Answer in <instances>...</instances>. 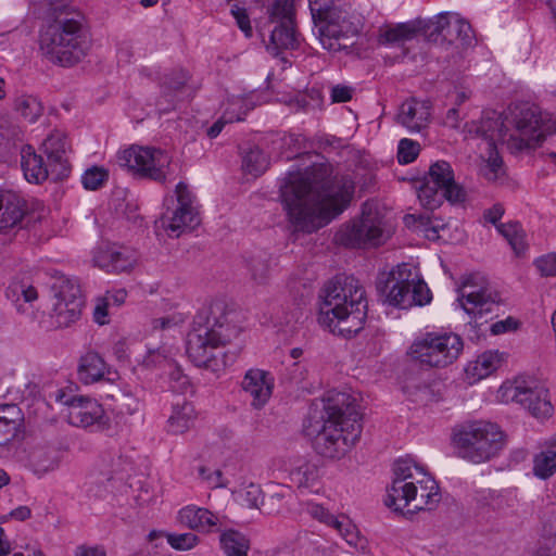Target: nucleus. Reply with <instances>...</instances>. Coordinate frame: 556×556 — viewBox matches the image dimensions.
I'll return each instance as SVG.
<instances>
[{
  "label": "nucleus",
  "mask_w": 556,
  "mask_h": 556,
  "mask_svg": "<svg viewBox=\"0 0 556 556\" xmlns=\"http://www.w3.org/2000/svg\"><path fill=\"white\" fill-rule=\"evenodd\" d=\"M331 166L314 164L304 170H289L280 186L287 218L295 231L311 233L339 216L354 194L349 175L331 176Z\"/></svg>",
  "instance_id": "f257e3e1"
},
{
  "label": "nucleus",
  "mask_w": 556,
  "mask_h": 556,
  "mask_svg": "<svg viewBox=\"0 0 556 556\" xmlns=\"http://www.w3.org/2000/svg\"><path fill=\"white\" fill-rule=\"evenodd\" d=\"M318 324L344 338L359 332L367 317L365 290L353 276H338L319 294Z\"/></svg>",
  "instance_id": "f03ea898"
},
{
  "label": "nucleus",
  "mask_w": 556,
  "mask_h": 556,
  "mask_svg": "<svg viewBox=\"0 0 556 556\" xmlns=\"http://www.w3.org/2000/svg\"><path fill=\"white\" fill-rule=\"evenodd\" d=\"M440 500L438 483L422 466L412 458H401L394 463L393 479L384 498L387 507L413 515L433 509Z\"/></svg>",
  "instance_id": "7ed1b4c3"
},
{
  "label": "nucleus",
  "mask_w": 556,
  "mask_h": 556,
  "mask_svg": "<svg viewBox=\"0 0 556 556\" xmlns=\"http://www.w3.org/2000/svg\"><path fill=\"white\" fill-rule=\"evenodd\" d=\"M238 334L239 329L229 323L222 307L216 306L210 316L194 320L187 336V355L195 366L218 372L228 365L224 346Z\"/></svg>",
  "instance_id": "20e7f679"
},
{
  "label": "nucleus",
  "mask_w": 556,
  "mask_h": 556,
  "mask_svg": "<svg viewBox=\"0 0 556 556\" xmlns=\"http://www.w3.org/2000/svg\"><path fill=\"white\" fill-rule=\"evenodd\" d=\"M88 49L84 17L78 13L58 16L39 36L41 54L61 66L78 63L85 58Z\"/></svg>",
  "instance_id": "39448f33"
},
{
  "label": "nucleus",
  "mask_w": 556,
  "mask_h": 556,
  "mask_svg": "<svg viewBox=\"0 0 556 556\" xmlns=\"http://www.w3.org/2000/svg\"><path fill=\"white\" fill-rule=\"evenodd\" d=\"M452 442L459 457L473 464L494 458L505 446L501 428L488 420H470L454 427Z\"/></svg>",
  "instance_id": "423d86ee"
},
{
  "label": "nucleus",
  "mask_w": 556,
  "mask_h": 556,
  "mask_svg": "<svg viewBox=\"0 0 556 556\" xmlns=\"http://www.w3.org/2000/svg\"><path fill=\"white\" fill-rule=\"evenodd\" d=\"M309 10L323 48L338 52L346 48L341 41L358 35L363 28V17L349 7L318 5L316 0H309Z\"/></svg>",
  "instance_id": "0eeeda50"
},
{
  "label": "nucleus",
  "mask_w": 556,
  "mask_h": 556,
  "mask_svg": "<svg viewBox=\"0 0 556 556\" xmlns=\"http://www.w3.org/2000/svg\"><path fill=\"white\" fill-rule=\"evenodd\" d=\"M463 349V339L456 333L427 332L414 340L407 353L420 366L444 368L459 357Z\"/></svg>",
  "instance_id": "6e6552de"
},
{
  "label": "nucleus",
  "mask_w": 556,
  "mask_h": 556,
  "mask_svg": "<svg viewBox=\"0 0 556 556\" xmlns=\"http://www.w3.org/2000/svg\"><path fill=\"white\" fill-rule=\"evenodd\" d=\"M389 232L384 222L374 204L365 203L359 219L344 225L336 235V240L349 248L378 247L382 244Z\"/></svg>",
  "instance_id": "1a4fd4ad"
},
{
  "label": "nucleus",
  "mask_w": 556,
  "mask_h": 556,
  "mask_svg": "<svg viewBox=\"0 0 556 556\" xmlns=\"http://www.w3.org/2000/svg\"><path fill=\"white\" fill-rule=\"evenodd\" d=\"M165 211L159 223L169 237L178 238L181 233L194 229L200 224V217L194 205V195L185 182L177 184L175 195L164 200Z\"/></svg>",
  "instance_id": "9d476101"
},
{
  "label": "nucleus",
  "mask_w": 556,
  "mask_h": 556,
  "mask_svg": "<svg viewBox=\"0 0 556 556\" xmlns=\"http://www.w3.org/2000/svg\"><path fill=\"white\" fill-rule=\"evenodd\" d=\"M362 430V422L356 419L341 422L325 420L314 438V448L326 458L341 459L359 441Z\"/></svg>",
  "instance_id": "9b49d317"
},
{
  "label": "nucleus",
  "mask_w": 556,
  "mask_h": 556,
  "mask_svg": "<svg viewBox=\"0 0 556 556\" xmlns=\"http://www.w3.org/2000/svg\"><path fill=\"white\" fill-rule=\"evenodd\" d=\"M117 164L127 168L135 175L165 182L172 174V157L164 150L131 146L119 151L116 155Z\"/></svg>",
  "instance_id": "f8f14e48"
},
{
  "label": "nucleus",
  "mask_w": 556,
  "mask_h": 556,
  "mask_svg": "<svg viewBox=\"0 0 556 556\" xmlns=\"http://www.w3.org/2000/svg\"><path fill=\"white\" fill-rule=\"evenodd\" d=\"M503 402H516L526 407L538 419H546L553 415L554 407L548 390L535 380H521L504 384L498 391Z\"/></svg>",
  "instance_id": "ddd939ff"
},
{
  "label": "nucleus",
  "mask_w": 556,
  "mask_h": 556,
  "mask_svg": "<svg viewBox=\"0 0 556 556\" xmlns=\"http://www.w3.org/2000/svg\"><path fill=\"white\" fill-rule=\"evenodd\" d=\"M51 288L55 299L52 313L54 324L60 328L70 327L80 318L84 306L78 280L58 274Z\"/></svg>",
  "instance_id": "4468645a"
},
{
  "label": "nucleus",
  "mask_w": 556,
  "mask_h": 556,
  "mask_svg": "<svg viewBox=\"0 0 556 556\" xmlns=\"http://www.w3.org/2000/svg\"><path fill=\"white\" fill-rule=\"evenodd\" d=\"M500 302L498 293L478 274L466 277L459 288L457 303L469 316L478 317L492 311Z\"/></svg>",
  "instance_id": "2eb2a0df"
},
{
  "label": "nucleus",
  "mask_w": 556,
  "mask_h": 556,
  "mask_svg": "<svg viewBox=\"0 0 556 556\" xmlns=\"http://www.w3.org/2000/svg\"><path fill=\"white\" fill-rule=\"evenodd\" d=\"M510 147L517 150L535 147L544 139L542 118L536 108L523 106L513 114Z\"/></svg>",
  "instance_id": "dca6fc26"
},
{
  "label": "nucleus",
  "mask_w": 556,
  "mask_h": 556,
  "mask_svg": "<svg viewBox=\"0 0 556 556\" xmlns=\"http://www.w3.org/2000/svg\"><path fill=\"white\" fill-rule=\"evenodd\" d=\"M40 150L52 166V180H62L70 175L71 164L67 156L70 146L64 132L53 130L42 141Z\"/></svg>",
  "instance_id": "f3484780"
},
{
  "label": "nucleus",
  "mask_w": 556,
  "mask_h": 556,
  "mask_svg": "<svg viewBox=\"0 0 556 556\" xmlns=\"http://www.w3.org/2000/svg\"><path fill=\"white\" fill-rule=\"evenodd\" d=\"M463 131L466 137L481 138L484 148L496 147L497 142L510 144L508 128L496 112L488 114L480 122L465 124Z\"/></svg>",
  "instance_id": "a211bd4d"
},
{
  "label": "nucleus",
  "mask_w": 556,
  "mask_h": 556,
  "mask_svg": "<svg viewBox=\"0 0 556 556\" xmlns=\"http://www.w3.org/2000/svg\"><path fill=\"white\" fill-rule=\"evenodd\" d=\"M323 402V421L333 420L336 422H341L356 419L361 422V414L357 410L356 400L351 394L342 391L330 390L326 392Z\"/></svg>",
  "instance_id": "6ab92c4d"
},
{
  "label": "nucleus",
  "mask_w": 556,
  "mask_h": 556,
  "mask_svg": "<svg viewBox=\"0 0 556 556\" xmlns=\"http://www.w3.org/2000/svg\"><path fill=\"white\" fill-rule=\"evenodd\" d=\"M64 403L67 406L66 417L72 426L87 428L104 418V409L94 399L73 396Z\"/></svg>",
  "instance_id": "aec40b11"
},
{
  "label": "nucleus",
  "mask_w": 556,
  "mask_h": 556,
  "mask_svg": "<svg viewBox=\"0 0 556 556\" xmlns=\"http://www.w3.org/2000/svg\"><path fill=\"white\" fill-rule=\"evenodd\" d=\"M93 264L106 273H128L138 261L135 250L125 247L98 249L93 254Z\"/></svg>",
  "instance_id": "412c9836"
},
{
  "label": "nucleus",
  "mask_w": 556,
  "mask_h": 556,
  "mask_svg": "<svg viewBox=\"0 0 556 556\" xmlns=\"http://www.w3.org/2000/svg\"><path fill=\"white\" fill-rule=\"evenodd\" d=\"M27 203L18 193L0 189V233H9L22 227Z\"/></svg>",
  "instance_id": "4be33fe9"
},
{
  "label": "nucleus",
  "mask_w": 556,
  "mask_h": 556,
  "mask_svg": "<svg viewBox=\"0 0 556 556\" xmlns=\"http://www.w3.org/2000/svg\"><path fill=\"white\" fill-rule=\"evenodd\" d=\"M427 181L439 188L452 204H459L466 200L465 189L455 182L454 172L450 163L438 161L429 168Z\"/></svg>",
  "instance_id": "5701e85b"
},
{
  "label": "nucleus",
  "mask_w": 556,
  "mask_h": 556,
  "mask_svg": "<svg viewBox=\"0 0 556 556\" xmlns=\"http://www.w3.org/2000/svg\"><path fill=\"white\" fill-rule=\"evenodd\" d=\"M431 114L429 101L412 98L401 104L396 122L409 132H421L429 126Z\"/></svg>",
  "instance_id": "b1692460"
},
{
  "label": "nucleus",
  "mask_w": 556,
  "mask_h": 556,
  "mask_svg": "<svg viewBox=\"0 0 556 556\" xmlns=\"http://www.w3.org/2000/svg\"><path fill=\"white\" fill-rule=\"evenodd\" d=\"M243 391L252 399L254 408H262L270 399L274 389V378L262 369H250L242 380Z\"/></svg>",
  "instance_id": "393cba45"
},
{
  "label": "nucleus",
  "mask_w": 556,
  "mask_h": 556,
  "mask_svg": "<svg viewBox=\"0 0 556 556\" xmlns=\"http://www.w3.org/2000/svg\"><path fill=\"white\" fill-rule=\"evenodd\" d=\"M21 167L25 179L31 184H42L48 178L52 179V166L46 163L42 155L27 144L21 150Z\"/></svg>",
  "instance_id": "a878e982"
},
{
  "label": "nucleus",
  "mask_w": 556,
  "mask_h": 556,
  "mask_svg": "<svg viewBox=\"0 0 556 556\" xmlns=\"http://www.w3.org/2000/svg\"><path fill=\"white\" fill-rule=\"evenodd\" d=\"M420 278L418 268L410 263H402L394 267L384 281L387 300L392 305V295L396 291L404 293Z\"/></svg>",
  "instance_id": "bb28decb"
},
{
  "label": "nucleus",
  "mask_w": 556,
  "mask_h": 556,
  "mask_svg": "<svg viewBox=\"0 0 556 556\" xmlns=\"http://www.w3.org/2000/svg\"><path fill=\"white\" fill-rule=\"evenodd\" d=\"M197 417L193 404L185 399H178L172 404L166 430L172 434H184L193 428Z\"/></svg>",
  "instance_id": "cd10ccee"
},
{
  "label": "nucleus",
  "mask_w": 556,
  "mask_h": 556,
  "mask_svg": "<svg viewBox=\"0 0 556 556\" xmlns=\"http://www.w3.org/2000/svg\"><path fill=\"white\" fill-rule=\"evenodd\" d=\"M177 520L180 525L201 532H210L218 525V516L204 507L188 505L182 507L177 514Z\"/></svg>",
  "instance_id": "c85d7f7f"
},
{
  "label": "nucleus",
  "mask_w": 556,
  "mask_h": 556,
  "mask_svg": "<svg viewBox=\"0 0 556 556\" xmlns=\"http://www.w3.org/2000/svg\"><path fill=\"white\" fill-rule=\"evenodd\" d=\"M77 374L84 384H91L103 380L110 369L99 353L89 351L80 357Z\"/></svg>",
  "instance_id": "c756f323"
},
{
  "label": "nucleus",
  "mask_w": 556,
  "mask_h": 556,
  "mask_svg": "<svg viewBox=\"0 0 556 556\" xmlns=\"http://www.w3.org/2000/svg\"><path fill=\"white\" fill-rule=\"evenodd\" d=\"M503 361V354L498 351L482 353L475 361L469 362L465 368L469 382L472 383L489 377L502 365Z\"/></svg>",
  "instance_id": "7c9ffc66"
},
{
  "label": "nucleus",
  "mask_w": 556,
  "mask_h": 556,
  "mask_svg": "<svg viewBox=\"0 0 556 556\" xmlns=\"http://www.w3.org/2000/svg\"><path fill=\"white\" fill-rule=\"evenodd\" d=\"M299 45L300 39L294 29V23L282 22L273 29L269 43L266 48L274 56H278L280 50H294Z\"/></svg>",
  "instance_id": "2f4dec72"
},
{
  "label": "nucleus",
  "mask_w": 556,
  "mask_h": 556,
  "mask_svg": "<svg viewBox=\"0 0 556 556\" xmlns=\"http://www.w3.org/2000/svg\"><path fill=\"white\" fill-rule=\"evenodd\" d=\"M431 299V292L427 283L419 278L408 291L404 293L396 291V293L392 295V305L400 308H409L414 305H426Z\"/></svg>",
  "instance_id": "473e14b6"
},
{
  "label": "nucleus",
  "mask_w": 556,
  "mask_h": 556,
  "mask_svg": "<svg viewBox=\"0 0 556 556\" xmlns=\"http://www.w3.org/2000/svg\"><path fill=\"white\" fill-rule=\"evenodd\" d=\"M252 109L253 105L245 98H233L224 115L207 129V136L216 138L222 132L225 124L242 121Z\"/></svg>",
  "instance_id": "72a5a7b5"
},
{
  "label": "nucleus",
  "mask_w": 556,
  "mask_h": 556,
  "mask_svg": "<svg viewBox=\"0 0 556 556\" xmlns=\"http://www.w3.org/2000/svg\"><path fill=\"white\" fill-rule=\"evenodd\" d=\"M404 224L431 241L440 239V231L445 228L443 223L428 214H407L404 216Z\"/></svg>",
  "instance_id": "f704fd0d"
},
{
  "label": "nucleus",
  "mask_w": 556,
  "mask_h": 556,
  "mask_svg": "<svg viewBox=\"0 0 556 556\" xmlns=\"http://www.w3.org/2000/svg\"><path fill=\"white\" fill-rule=\"evenodd\" d=\"M533 475L542 480H546L556 473V448L547 444V439L543 443L541 452L533 457Z\"/></svg>",
  "instance_id": "c9c22d12"
},
{
  "label": "nucleus",
  "mask_w": 556,
  "mask_h": 556,
  "mask_svg": "<svg viewBox=\"0 0 556 556\" xmlns=\"http://www.w3.org/2000/svg\"><path fill=\"white\" fill-rule=\"evenodd\" d=\"M497 231L507 240L517 256H523L528 250L526 232L517 222L496 225Z\"/></svg>",
  "instance_id": "e433bc0d"
},
{
  "label": "nucleus",
  "mask_w": 556,
  "mask_h": 556,
  "mask_svg": "<svg viewBox=\"0 0 556 556\" xmlns=\"http://www.w3.org/2000/svg\"><path fill=\"white\" fill-rule=\"evenodd\" d=\"M418 30L415 23H400L381 29L378 41L382 45L404 42L413 39Z\"/></svg>",
  "instance_id": "4c0bfd02"
},
{
  "label": "nucleus",
  "mask_w": 556,
  "mask_h": 556,
  "mask_svg": "<svg viewBox=\"0 0 556 556\" xmlns=\"http://www.w3.org/2000/svg\"><path fill=\"white\" fill-rule=\"evenodd\" d=\"M290 480L300 490H312L319 480L318 467L304 462L291 470Z\"/></svg>",
  "instance_id": "58836bf2"
},
{
  "label": "nucleus",
  "mask_w": 556,
  "mask_h": 556,
  "mask_svg": "<svg viewBox=\"0 0 556 556\" xmlns=\"http://www.w3.org/2000/svg\"><path fill=\"white\" fill-rule=\"evenodd\" d=\"M273 264V257L266 252L251 256L248 266L253 281L257 285H266L271 277Z\"/></svg>",
  "instance_id": "ea45409f"
},
{
  "label": "nucleus",
  "mask_w": 556,
  "mask_h": 556,
  "mask_svg": "<svg viewBox=\"0 0 556 556\" xmlns=\"http://www.w3.org/2000/svg\"><path fill=\"white\" fill-rule=\"evenodd\" d=\"M446 33H444L445 42L452 43L459 41L462 45L470 42L472 29L470 24L456 14H450L448 22H445Z\"/></svg>",
  "instance_id": "a19ab883"
},
{
  "label": "nucleus",
  "mask_w": 556,
  "mask_h": 556,
  "mask_svg": "<svg viewBox=\"0 0 556 556\" xmlns=\"http://www.w3.org/2000/svg\"><path fill=\"white\" fill-rule=\"evenodd\" d=\"M29 466L38 476H43L59 467V458L54 451L36 448L29 455Z\"/></svg>",
  "instance_id": "79ce46f5"
},
{
  "label": "nucleus",
  "mask_w": 556,
  "mask_h": 556,
  "mask_svg": "<svg viewBox=\"0 0 556 556\" xmlns=\"http://www.w3.org/2000/svg\"><path fill=\"white\" fill-rule=\"evenodd\" d=\"M268 165V157L257 147L251 148L242 159L243 172L254 178L264 174Z\"/></svg>",
  "instance_id": "37998d69"
},
{
  "label": "nucleus",
  "mask_w": 556,
  "mask_h": 556,
  "mask_svg": "<svg viewBox=\"0 0 556 556\" xmlns=\"http://www.w3.org/2000/svg\"><path fill=\"white\" fill-rule=\"evenodd\" d=\"M220 544L227 556H248L249 542L238 531H227L220 535Z\"/></svg>",
  "instance_id": "c03bdc74"
},
{
  "label": "nucleus",
  "mask_w": 556,
  "mask_h": 556,
  "mask_svg": "<svg viewBox=\"0 0 556 556\" xmlns=\"http://www.w3.org/2000/svg\"><path fill=\"white\" fill-rule=\"evenodd\" d=\"M270 22L294 23L295 0H274L267 8Z\"/></svg>",
  "instance_id": "a18cd8bd"
},
{
  "label": "nucleus",
  "mask_w": 556,
  "mask_h": 556,
  "mask_svg": "<svg viewBox=\"0 0 556 556\" xmlns=\"http://www.w3.org/2000/svg\"><path fill=\"white\" fill-rule=\"evenodd\" d=\"M8 299L18 302L23 300L26 303H30L38 298L37 289L28 281L23 279H14L7 288Z\"/></svg>",
  "instance_id": "49530a36"
},
{
  "label": "nucleus",
  "mask_w": 556,
  "mask_h": 556,
  "mask_svg": "<svg viewBox=\"0 0 556 556\" xmlns=\"http://www.w3.org/2000/svg\"><path fill=\"white\" fill-rule=\"evenodd\" d=\"M15 110L28 122H36L42 114L40 101L30 94H23L15 100Z\"/></svg>",
  "instance_id": "de8ad7c7"
},
{
  "label": "nucleus",
  "mask_w": 556,
  "mask_h": 556,
  "mask_svg": "<svg viewBox=\"0 0 556 556\" xmlns=\"http://www.w3.org/2000/svg\"><path fill=\"white\" fill-rule=\"evenodd\" d=\"M417 197L420 204L431 211L439 207L445 199L443 192L427 180L419 187Z\"/></svg>",
  "instance_id": "09e8293b"
},
{
  "label": "nucleus",
  "mask_w": 556,
  "mask_h": 556,
  "mask_svg": "<svg viewBox=\"0 0 556 556\" xmlns=\"http://www.w3.org/2000/svg\"><path fill=\"white\" fill-rule=\"evenodd\" d=\"M450 14L441 13L437 15L434 18L429 20L425 26L424 30L427 38L433 42H445L444 33H446L445 22H448Z\"/></svg>",
  "instance_id": "8fccbe9b"
},
{
  "label": "nucleus",
  "mask_w": 556,
  "mask_h": 556,
  "mask_svg": "<svg viewBox=\"0 0 556 556\" xmlns=\"http://www.w3.org/2000/svg\"><path fill=\"white\" fill-rule=\"evenodd\" d=\"M109 179V172L102 166H91L81 175V184L87 190L101 188Z\"/></svg>",
  "instance_id": "3c124183"
},
{
  "label": "nucleus",
  "mask_w": 556,
  "mask_h": 556,
  "mask_svg": "<svg viewBox=\"0 0 556 556\" xmlns=\"http://www.w3.org/2000/svg\"><path fill=\"white\" fill-rule=\"evenodd\" d=\"M164 536L169 546L176 551H189L200 542L199 536L192 532L165 533Z\"/></svg>",
  "instance_id": "603ef678"
},
{
  "label": "nucleus",
  "mask_w": 556,
  "mask_h": 556,
  "mask_svg": "<svg viewBox=\"0 0 556 556\" xmlns=\"http://www.w3.org/2000/svg\"><path fill=\"white\" fill-rule=\"evenodd\" d=\"M332 528L340 533L349 545L357 546L359 542L358 531L355 525L346 516H339Z\"/></svg>",
  "instance_id": "864d4df0"
},
{
  "label": "nucleus",
  "mask_w": 556,
  "mask_h": 556,
  "mask_svg": "<svg viewBox=\"0 0 556 556\" xmlns=\"http://www.w3.org/2000/svg\"><path fill=\"white\" fill-rule=\"evenodd\" d=\"M236 500L242 506L257 508L262 500V490L258 485L251 483L236 492Z\"/></svg>",
  "instance_id": "5fc2aeb1"
},
{
  "label": "nucleus",
  "mask_w": 556,
  "mask_h": 556,
  "mask_svg": "<svg viewBox=\"0 0 556 556\" xmlns=\"http://www.w3.org/2000/svg\"><path fill=\"white\" fill-rule=\"evenodd\" d=\"M488 153L485 165L482 167L483 176L488 180H495L502 172V159L497 153L496 147L484 148Z\"/></svg>",
  "instance_id": "6e6d98bb"
},
{
  "label": "nucleus",
  "mask_w": 556,
  "mask_h": 556,
  "mask_svg": "<svg viewBox=\"0 0 556 556\" xmlns=\"http://www.w3.org/2000/svg\"><path fill=\"white\" fill-rule=\"evenodd\" d=\"M420 152L419 142L403 138L397 146V161L400 164H409L414 162Z\"/></svg>",
  "instance_id": "4d7b16f0"
},
{
  "label": "nucleus",
  "mask_w": 556,
  "mask_h": 556,
  "mask_svg": "<svg viewBox=\"0 0 556 556\" xmlns=\"http://www.w3.org/2000/svg\"><path fill=\"white\" fill-rule=\"evenodd\" d=\"M306 511L312 518H314L329 527H333L339 518V516H334L328 509H326L324 506L316 504V503L307 504Z\"/></svg>",
  "instance_id": "13d9d810"
},
{
  "label": "nucleus",
  "mask_w": 556,
  "mask_h": 556,
  "mask_svg": "<svg viewBox=\"0 0 556 556\" xmlns=\"http://www.w3.org/2000/svg\"><path fill=\"white\" fill-rule=\"evenodd\" d=\"M534 266L543 277H556V253H548L538 257Z\"/></svg>",
  "instance_id": "bf43d9fd"
},
{
  "label": "nucleus",
  "mask_w": 556,
  "mask_h": 556,
  "mask_svg": "<svg viewBox=\"0 0 556 556\" xmlns=\"http://www.w3.org/2000/svg\"><path fill=\"white\" fill-rule=\"evenodd\" d=\"M116 408L119 414L132 415L140 409V401L130 393H121L116 399Z\"/></svg>",
  "instance_id": "052dcab7"
},
{
  "label": "nucleus",
  "mask_w": 556,
  "mask_h": 556,
  "mask_svg": "<svg viewBox=\"0 0 556 556\" xmlns=\"http://www.w3.org/2000/svg\"><path fill=\"white\" fill-rule=\"evenodd\" d=\"M186 319L187 316L185 314L174 313L153 319L152 327L153 329L166 330L184 324Z\"/></svg>",
  "instance_id": "680f3d73"
},
{
  "label": "nucleus",
  "mask_w": 556,
  "mask_h": 556,
  "mask_svg": "<svg viewBox=\"0 0 556 556\" xmlns=\"http://www.w3.org/2000/svg\"><path fill=\"white\" fill-rule=\"evenodd\" d=\"M230 13L236 20L238 27L244 33L245 37H251L253 31L247 10L235 4L231 7Z\"/></svg>",
  "instance_id": "e2e57ef3"
},
{
  "label": "nucleus",
  "mask_w": 556,
  "mask_h": 556,
  "mask_svg": "<svg viewBox=\"0 0 556 556\" xmlns=\"http://www.w3.org/2000/svg\"><path fill=\"white\" fill-rule=\"evenodd\" d=\"M199 475L211 489L225 488L227 485L223 472L219 469L211 470L208 468L201 467L199 469Z\"/></svg>",
  "instance_id": "0e129e2a"
},
{
  "label": "nucleus",
  "mask_w": 556,
  "mask_h": 556,
  "mask_svg": "<svg viewBox=\"0 0 556 556\" xmlns=\"http://www.w3.org/2000/svg\"><path fill=\"white\" fill-rule=\"evenodd\" d=\"M110 304L103 299L98 298L93 308V320L99 325H106L109 323V308Z\"/></svg>",
  "instance_id": "69168bd1"
},
{
  "label": "nucleus",
  "mask_w": 556,
  "mask_h": 556,
  "mask_svg": "<svg viewBox=\"0 0 556 556\" xmlns=\"http://www.w3.org/2000/svg\"><path fill=\"white\" fill-rule=\"evenodd\" d=\"M353 89L348 86L337 85L331 89L332 102H346L352 99Z\"/></svg>",
  "instance_id": "338daca9"
},
{
  "label": "nucleus",
  "mask_w": 556,
  "mask_h": 556,
  "mask_svg": "<svg viewBox=\"0 0 556 556\" xmlns=\"http://www.w3.org/2000/svg\"><path fill=\"white\" fill-rule=\"evenodd\" d=\"M75 556H106V551L103 546L99 545H79L75 551Z\"/></svg>",
  "instance_id": "774afa93"
}]
</instances>
